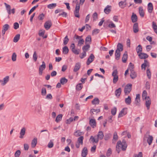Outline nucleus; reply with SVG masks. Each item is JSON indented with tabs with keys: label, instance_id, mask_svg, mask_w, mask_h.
Returning <instances> with one entry per match:
<instances>
[{
	"label": "nucleus",
	"instance_id": "22",
	"mask_svg": "<svg viewBox=\"0 0 157 157\" xmlns=\"http://www.w3.org/2000/svg\"><path fill=\"white\" fill-rule=\"evenodd\" d=\"M131 20L132 22L133 23L136 22L137 20V17L136 14L134 13H132V15L131 16Z\"/></svg>",
	"mask_w": 157,
	"mask_h": 157
},
{
	"label": "nucleus",
	"instance_id": "46",
	"mask_svg": "<svg viewBox=\"0 0 157 157\" xmlns=\"http://www.w3.org/2000/svg\"><path fill=\"white\" fill-rule=\"evenodd\" d=\"M147 93L145 90H144L142 93V97L143 99L146 100L147 99Z\"/></svg>",
	"mask_w": 157,
	"mask_h": 157
},
{
	"label": "nucleus",
	"instance_id": "48",
	"mask_svg": "<svg viewBox=\"0 0 157 157\" xmlns=\"http://www.w3.org/2000/svg\"><path fill=\"white\" fill-rule=\"evenodd\" d=\"M147 76L149 79H150L151 76V73L149 68H147L146 71Z\"/></svg>",
	"mask_w": 157,
	"mask_h": 157
},
{
	"label": "nucleus",
	"instance_id": "55",
	"mask_svg": "<svg viewBox=\"0 0 157 157\" xmlns=\"http://www.w3.org/2000/svg\"><path fill=\"white\" fill-rule=\"evenodd\" d=\"M108 26L110 28H114L116 27L115 25L112 21L110 22V23L108 25Z\"/></svg>",
	"mask_w": 157,
	"mask_h": 157
},
{
	"label": "nucleus",
	"instance_id": "10",
	"mask_svg": "<svg viewBox=\"0 0 157 157\" xmlns=\"http://www.w3.org/2000/svg\"><path fill=\"white\" fill-rule=\"evenodd\" d=\"M10 77L9 76H6L4 77L3 80H2L1 85L2 86L5 85L9 81Z\"/></svg>",
	"mask_w": 157,
	"mask_h": 157
},
{
	"label": "nucleus",
	"instance_id": "44",
	"mask_svg": "<svg viewBox=\"0 0 157 157\" xmlns=\"http://www.w3.org/2000/svg\"><path fill=\"white\" fill-rule=\"evenodd\" d=\"M53 140H50L48 143V147L49 148H52L53 147L54 143Z\"/></svg>",
	"mask_w": 157,
	"mask_h": 157
},
{
	"label": "nucleus",
	"instance_id": "14",
	"mask_svg": "<svg viewBox=\"0 0 157 157\" xmlns=\"http://www.w3.org/2000/svg\"><path fill=\"white\" fill-rule=\"evenodd\" d=\"M26 131V128L25 127L22 128L20 132V136L19 138H23L24 136L25 135Z\"/></svg>",
	"mask_w": 157,
	"mask_h": 157
},
{
	"label": "nucleus",
	"instance_id": "47",
	"mask_svg": "<svg viewBox=\"0 0 157 157\" xmlns=\"http://www.w3.org/2000/svg\"><path fill=\"white\" fill-rule=\"evenodd\" d=\"M72 52L75 54L78 55L80 52V50L79 49H76L75 48L72 50Z\"/></svg>",
	"mask_w": 157,
	"mask_h": 157
},
{
	"label": "nucleus",
	"instance_id": "40",
	"mask_svg": "<svg viewBox=\"0 0 157 157\" xmlns=\"http://www.w3.org/2000/svg\"><path fill=\"white\" fill-rule=\"evenodd\" d=\"M136 50L138 54L140 53L141 52L142 50L141 46L140 45H138L136 48Z\"/></svg>",
	"mask_w": 157,
	"mask_h": 157
},
{
	"label": "nucleus",
	"instance_id": "12",
	"mask_svg": "<svg viewBox=\"0 0 157 157\" xmlns=\"http://www.w3.org/2000/svg\"><path fill=\"white\" fill-rule=\"evenodd\" d=\"M52 25V22L51 21H46L44 24L45 29L48 30L49 29Z\"/></svg>",
	"mask_w": 157,
	"mask_h": 157
},
{
	"label": "nucleus",
	"instance_id": "24",
	"mask_svg": "<svg viewBox=\"0 0 157 157\" xmlns=\"http://www.w3.org/2000/svg\"><path fill=\"white\" fill-rule=\"evenodd\" d=\"M111 11V6L108 5L104 9V11L106 14H108Z\"/></svg>",
	"mask_w": 157,
	"mask_h": 157
},
{
	"label": "nucleus",
	"instance_id": "37",
	"mask_svg": "<svg viewBox=\"0 0 157 157\" xmlns=\"http://www.w3.org/2000/svg\"><path fill=\"white\" fill-rule=\"evenodd\" d=\"M62 117L63 115L62 114L58 115L56 118V121L57 123L59 122L61 120Z\"/></svg>",
	"mask_w": 157,
	"mask_h": 157
},
{
	"label": "nucleus",
	"instance_id": "54",
	"mask_svg": "<svg viewBox=\"0 0 157 157\" xmlns=\"http://www.w3.org/2000/svg\"><path fill=\"white\" fill-rule=\"evenodd\" d=\"M47 93L46 88H43L41 90V94L43 96H45Z\"/></svg>",
	"mask_w": 157,
	"mask_h": 157
},
{
	"label": "nucleus",
	"instance_id": "7",
	"mask_svg": "<svg viewBox=\"0 0 157 157\" xmlns=\"http://www.w3.org/2000/svg\"><path fill=\"white\" fill-rule=\"evenodd\" d=\"M95 58V57L93 54H91L89 57L87 59L86 62V64L87 65H89L94 60Z\"/></svg>",
	"mask_w": 157,
	"mask_h": 157
},
{
	"label": "nucleus",
	"instance_id": "51",
	"mask_svg": "<svg viewBox=\"0 0 157 157\" xmlns=\"http://www.w3.org/2000/svg\"><path fill=\"white\" fill-rule=\"evenodd\" d=\"M17 58V55L15 53H13L12 56V60L13 61H15L16 60Z\"/></svg>",
	"mask_w": 157,
	"mask_h": 157
},
{
	"label": "nucleus",
	"instance_id": "6",
	"mask_svg": "<svg viewBox=\"0 0 157 157\" xmlns=\"http://www.w3.org/2000/svg\"><path fill=\"white\" fill-rule=\"evenodd\" d=\"M135 103L136 105L139 107L140 105V95L139 94L136 95V97L135 99Z\"/></svg>",
	"mask_w": 157,
	"mask_h": 157
},
{
	"label": "nucleus",
	"instance_id": "50",
	"mask_svg": "<svg viewBox=\"0 0 157 157\" xmlns=\"http://www.w3.org/2000/svg\"><path fill=\"white\" fill-rule=\"evenodd\" d=\"M118 139V136L117 133L116 132H114L113 134V142L114 140L115 141L117 140Z\"/></svg>",
	"mask_w": 157,
	"mask_h": 157
},
{
	"label": "nucleus",
	"instance_id": "21",
	"mask_svg": "<svg viewBox=\"0 0 157 157\" xmlns=\"http://www.w3.org/2000/svg\"><path fill=\"white\" fill-rule=\"evenodd\" d=\"M133 31L134 33H136L139 31L138 24L137 23H135L133 26Z\"/></svg>",
	"mask_w": 157,
	"mask_h": 157
},
{
	"label": "nucleus",
	"instance_id": "9",
	"mask_svg": "<svg viewBox=\"0 0 157 157\" xmlns=\"http://www.w3.org/2000/svg\"><path fill=\"white\" fill-rule=\"evenodd\" d=\"M46 68V64L44 61L42 62V64L39 67V74L41 75L42 74L43 71Z\"/></svg>",
	"mask_w": 157,
	"mask_h": 157
},
{
	"label": "nucleus",
	"instance_id": "4",
	"mask_svg": "<svg viewBox=\"0 0 157 157\" xmlns=\"http://www.w3.org/2000/svg\"><path fill=\"white\" fill-rule=\"evenodd\" d=\"M4 4L6 6V10L9 15H10L11 13L13 14L15 13V10L14 8L11 10V6L10 5L7 4L5 2L4 3Z\"/></svg>",
	"mask_w": 157,
	"mask_h": 157
},
{
	"label": "nucleus",
	"instance_id": "36",
	"mask_svg": "<svg viewBox=\"0 0 157 157\" xmlns=\"http://www.w3.org/2000/svg\"><path fill=\"white\" fill-rule=\"evenodd\" d=\"M152 27L154 32L157 34V25L154 21L152 22Z\"/></svg>",
	"mask_w": 157,
	"mask_h": 157
},
{
	"label": "nucleus",
	"instance_id": "53",
	"mask_svg": "<svg viewBox=\"0 0 157 157\" xmlns=\"http://www.w3.org/2000/svg\"><path fill=\"white\" fill-rule=\"evenodd\" d=\"M84 42V40L83 39H81L78 41V46H81L83 44Z\"/></svg>",
	"mask_w": 157,
	"mask_h": 157
},
{
	"label": "nucleus",
	"instance_id": "11",
	"mask_svg": "<svg viewBox=\"0 0 157 157\" xmlns=\"http://www.w3.org/2000/svg\"><path fill=\"white\" fill-rule=\"evenodd\" d=\"M10 28L9 25L7 24L4 25L2 27V35L4 36L5 34V32Z\"/></svg>",
	"mask_w": 157,
	"mask_h": 157
},
{
	"label": "nucleus",
	"instance_id": "17",
	"mask_svg": "<svg viewBox=\"0 0 157 157\" xmlns=\"http://www.w3.org/2000/svg\"><path fill=\"white\" fill-rule=\"evenodd\" d=\"M87 153L88 151L87 148L84 147L82 151L81 155L82 157H86V156L87 155Z\"/></svg>",
	"mask_w": 157,
	"mask_h": 157
},
{
	"label": "nucleus",
	"instance_id": "56",
	"mask_svg": "<svg viewBox=\"0 0 157 157\" xmlns=\"http://www.w3.org/2000/svg\"><path fill=\"white\" fill-rule=\"evenodd\" d=\"M117 108L116 107H114L113 109H111V113L113 115H115L117 112Z\"/></svg>",
	"mask_w": 157,
	"mask_h": 157
},
{
	"label": "nucleus",
	"instance_id": "39",
	"mask_svg": "<svg viewBox=\"0 0 157 157\" xmlns=\"http://www.w3.org/2000/svg\"><path fill=\"white\" fill-rule=\"evenodd\" d=\"M69 49L67 46H65L63 48V52L65 54H66L68 52Z\"/></svg>",
	"mask_w": 157,
	"mask_h": 157
},
{
	"label": "nucleus",
	"instance_id": "15",
	"mask_svg": "<svg viewBox=\"0 0 157 157\" xmlns=\"http://www.w3.org/2000/svg\"><path fill=\"white\" fill-rule=\"evenodd\" d=\"M146 101L145 105L147 109H149L150 105L151 104V101L149 97H147V99H146Z\"/></svg>",
	"mask_w": 157,
	"mask_h": 157
},
{
	"label": "nucleus",
	"instance_id": "61",
	"mask_svg": "<svg viewBox=\"0 0 157 157\" xmlns=\"http://www.w3.org/2000/svg\"><path fill=\"white\" fill-rule=\"evenodd\" d=\"M44 17V15L42 13L40 14L38 17V18L40 20H43Z\"/></svg>",
	"mask_w": 157,
	"mask_h": 157
},
{
	"label": "nucleus",
	"instance_id": "64",
	"mask_svg": "<svg viewBox=\"0 0 157 157\" xmlns=\"http://www.w3.org/2000/svg\"><path fill=\"white\" fill-rule=\"evenodd\" d=\"M133 157H143V154L142 152H139L138 154H135Z\"/></svg>",
	"mask_w": 157,
	"mask_h": 157
},
{
	"label": "nucleus",
	"instance_id": "20",
	"mask_svg": "<svg viewBox=\"0 0 157 157\" xmlns=\"http://www.w3.org/2000/svg\"><path fill=\"white\" fill-rule=\"evenodd\" d=\"M81 67V64L79 63H76L74 69V71L76 72L78 71Z\"/></svg>",
	"mask_w": 157,
	"mask_h": 157
},
{
	"label": "nucleus",
	"instance_id": "8",
	"mask_svg": "<svg viewBox=\"0 0 157 157\" xmlns=\"http://www.w3.org/2000/svg\"><path fill=\"white\" fill-rule=\"evenodd\" d=\"M127 108H124L123 109L119 114L118 116V118L121 117L126 114L127 113Z\"/></svg>",
	"mask_w": 157,
	"mask_h": 157
},
{
	"label": "nucleus",
	"instance_id": "18",
	"mask_svg": "<svg viewBox=\"0 0 157 157\" xmlns=\"http://www.w3.org/2000/svg\"><path fill=\"white\" fill-rule=\"evenodd\" d=\"M147 10L148 12L151 13L153 10V6L151 2H149L147 5Z\"/></svg>",
	"mask_w": 157,
	"mask_h": 157
},
{
	"label": "nucleus",
	"instance_id": "19",
	"mask_svg": "<svg viewBox=\"0 0 157 157\" xmlns=\"http://www.w3.org/2000/svg\"><path fill=\"white\" fill-rule=\"evenodd\" d=\"M121 88H119L115 90V95L117 98H119L121 94Z\"/></svg>",
	"mask_w": 157,
	"mask_h": 157
},
{
	"label": "nucleus",
	"instance_id": "26",
	"mask_svg": "<svg viewBox=\"0 0 157 157\" xmlns=\"http://www.w3.org/2000/svg\"><path fill=\"white\" fill-rule=\"evenodd\" d=\"M131 102V98L129 96H128L127 98H126L125 99V102L127 105H130Z\"/></svg>",
	"mask_w": 157,
	"mask_h": 157
},
{
	"label": "nucleus",
	"instance_id": "3",
	"mask_svg": "<svg viewBox=\"0 0 157 157\" xmlns=\"http://www.w3.org/2000/svg\"><path fill=\"white\" fill-rule=\"evenodd\" d=\"M85 0H80V3H78L77 0H76L75 2H77L75 8V10L74 12V14L75 17L79 18L80 17L79 15V10L80 9V4L82 5L85 2Z\"/></svg>",
	"mask_w": 157,
	"mask_h": 157
},
{
	"label": "nucleus",
	"instance_id": "60",
	"mask_svg": "<svg viewBox=\"0 0 157 157\" xmlns=\"http://www.w3.org/2000/svg\"><path fill=\"white\" fill-rule=\"evenodd\" d=\"M134 65L131 63H130L129 64L128 69L129 70V71H131L133 70Z\"/></svg>",
	"mask_w": 157,
	"mask_h": 157
},
{
	"label": "nucleus",
	"instance_id": "52",
	"mask_svg": "<svg viewBox=\"0 0 157 157\" xmlns=\"http://www.w3.org/2000/svg\"><path fill=\"white\" fill-rule=\"evenodd\" d=\"M69 40V39L68 38V36H66L63 39V44L64 45H66Z\"/></svg>",
	"mask_w": 157,
	"mask_h": 157
},
{
	"label": "nucleus",
	"instance_id": "29",
	"mask_svg": "<svg viewBox=\"0 0 157 157\" xmlns=\"http://www.w3.org/2000/svg\"><path fill=\"white\" fill-rule=\"evenodd\" d=\"M123 45L121 43H118L117 45V48L116 50L121 52L123 50Z\"/></svg>",
	"mask_w": 157,
	"mask_h": 157
},
{
	"label": "nucleus",
	"instance_id": "2",
	"mask_svg": "<svg viewBox=\"0 0 157 157\" xmlns=\"http://www.w3.org/2000/svg\"><path fill=\"white\" fill-rule=\"evenodd\" d=\"M103 137V133L102 131H100L98 132L97 136H95L94 137L91 136L90 137V140L92 143H98L99 140H101Z\"/></svg>",
	"mask_w": 157,
	"mask_h": 157
},
{
	"label": "nucleus",
	"instance_id": "41",
	"mask_svg": "<svg viewBox=\"0 0 157 157\" xmlns=\"http://www.w3.org/2000/svg\"><path fill=\"white\" fill-rule=\"evenodd\" d=\"M82 83H79L76 86V89L78 91L80 90L82 88Z\"/></svg>",
	"mask_w": 157,
	"mask_h": 157
},
{
	"label": "nucleus",
	"instance_id": "58",
	"mask_svg": "<svg viewBox=\"0 0 157 157\" xmlns=\"http://www.w3.org/2000/svg\"><path fill=\"white\" fill-rule=\"evenodd\" d=\"M37 55L36 51L34 52V53L33 56V59L35 62H36L37 59Z\"/></svg>",
	"mask_w": 157,
	"mask_h": 157
},
{
	"label": "nucleus",
	"instance_id": "43",
	"mask_svg": "<svg viewBox=\"0 0 157 157\" xmlns=\"http://www.w3.org/2000/svg\"><path fill=\"white\" fill-rule=\"evenodd\" d=\"M86 45L84 46L82 48L83 52L87 51L90 48V45L88 44H86Z\"/></svg>",
	"mask_w": 157,
	"mask_h": 157
},
{
	"label": "nucleus",
	"instance_id": "57",
	"mask_svg": "<svg viewBox=\"0 0 157 157\" xmlns=\"http://www.w3.org/2000/svg\"><path fill=\"white\" fill-rule=\"evenodd\" d=\"M98 15L96 12H95L92 15L93 21H95L98 19Z\"/></svg>",
	"mask_w": 157,
	"mask_h": 157
},
{
	"label": "nucleus",
	"instance_id": "16",
	"mask_svg": "<svg viewBox=\"0 0 157 157\" xmlns=\"http://www.w3.org/2000/svg\"><path fill=\"white\" fill-rule=\"evenodd\" d=\"M126 0H124V1H121L119 2V6L122 9H124L126 5Z\"/></svg>",
	"mask_w": 157,
	"mask_h": 157
},
{
	"label": "nucleus",
	"instance_id": "63",
	"mask_svg": "<svg viewBox=\"0 0 157 157\" xmlns=\"http://www.w3.org/2000/svg\"><path fill=\"white\" fill-rule=\"evenodd\" d=\"M21 151L19 150L17 151L15 153V157H19L21 154Z\"/></svg>",
	"mask_w": 157,
	"mask_h": 157
},
{
	"label": "nucleus",
	"instance_id": "33",
	"mask_svg": "<svg viewBox=\"0 0 157 157\" xmlns=\"http://www.w3.org/2000/svg\"><path fill=\"white\" fill-rule=\"evenodd\" d=\"M139 13L140 15L142 17H143L144 16V10L142 7H140L139 8Z\"/></svg>",
	"mask_w": 157,
	"mask_h": 157
},
{
	"label": "nucleus",
	"instance_id": "59",
	"mask_svg": "<svg viewBox=\"0 0 157 157\" xmlns=\"http://www.w3.org/2000/svg\"><path fill=\"white\" fill-rule=\"evenodd\" d=\"M82 134V132L79 131H76L74 133V135L76 137L80 136Z\"/></svg>",
	"mask_w": 157,
	"mask_h": 157
},
{
	"label": "nucleus",
	"instance_id": "5",
	"mask_svg": "<svg viewBox=\"0 0 157 157\" xmlns=\"http://www.w3.org/2000/svg\"><path fill=\"white\" fill-rule=\"evenodd\" d=\"M132 85L131 84H128L125 87L124 92L125 95H128L132 90Z\"/></svg>",
	"mask_w": 157,
	"mask_h": 157
},
{
	"label": "nucleus",
	"instance_id": "49",
	"mask_svg": "<svg viewBox=\"0 0 157 157\" xmlns=\"http://www.w3.org/2000/svg\"><path fill=\"white\" fill-rule=\"evenodd\" d=\"M36 110L38 113H40L42 111L41 105H38L36 108Z\"/></svg>",
	"mask_w": 157,
	"mask_h": 157
},
{
	"label": "nucleus",
	"instance_id": "35",
	"mask_svg": "<svg viewBox=\"0 0 157 157\" xmlns=\"http://www.w3.org/2000/svg\"><path fill=\"white\" fill-rule=\"evenodd\" d=\"M99 101H100L98 98H95L92 101V103L93 105H95L98 104L99 103Z\"/></svg>",
	"mask_w": 157,
	"mask_h": 157
},
{
	"label": "nucleus",
	"instance_id": "27",
	"mask_svg": "<svg viewBox=\"0 0 157 157\" xmlns=\"http://www.w3.org/2000/svg\"><path fill=\"white\" fill-rule=\"evenodd\" d=\"M91 36L90 35H89L86 38V44H91Z\"/></svg>",
	"mask_w": 157,
	"mask_h": 157
},
{
	"label": "nucleus",
	"instance_id": "13",
	"mask_svg": "<svg viewBox=\"0 0 157 157\" xmlns=\"http://www.w3.org/2000/svg\"><path fill=\"white\" fill-rule=\"evenodd\" d=\"M139 58L141 59H146L147 58L148 56L146 53L140 52L138 54Z\"/></svg>",
	"mask_w": 157,
	"mask_h": 157
},
{
	"label": "nucleus",
	"instance_id": "42",
	"mask_svg": "<svg viewBox=\"0 0 157 157\" xmlns=\"http://www.w3.org/2000/svg\"><path fill=\"white\" fill-rule=\"evenodd\" d=\"M20 35L19 34L16 35L14 37L13 40V41L16 43L20 39Z\"/></svg>",
	"mask_w": 157,
	"mask_h": 157
},
{
	"label": "nucleus",
	"instance_id": "1",
	"mask_svg": "<svg viewBox=\"0 0 157 157\" xmlns=\"http://www.w3.org/2000/svg\"><path fill=\"white\" fill-rule=\"evenodd\" d=\"M127 144L124 140H123L121 142V141H118L116 146V151L119 153L121 149L123 151H125L127 148Z\"/></svg>",
	"mask_w": 157,
	"mask_h": 157
},
{
	"label": "nucleus",
	"instance_id": "30",
	"mask_svg": "<svg viewBox=\"0 0 157 157\" xmlns=\"http://www.w3.org/2000/svg\"><path fill=\"white\" fill-rule=\"evenodd\" d=\"M120 51H118V50L116 51L115 53V59L117 60L119 59L120 57Z\"/></svg>",
	"mask_w": 157,
	"mask_h": 157
},
{
	"label": "nucleus",
	"instance_id": "34",
	"mask_svg": "<svg viewBox=\"0 0 157 157\" xmlns=\"http://www.w3.org/2000/svg\"><path fill=\"white\" fill-rule=\"evenodd\" d=\"M67 79L65 77H63L61 78L60 82L61 84L64 85L67 82Z\"/></svg>",
	"mask_w": 157,
	"mask_h": 157
},
{
	"label": "nucleus",
	"instance_id": "28",
	"mask_svg": "<svg viewBox=\"0 0 157 157\" xmlns=\"http://www.w3.org/2000/svg\"><path fill=\"white\" fill-rule=\"evenodd\" d=\"M90 124L93 128L96 126L95 120L94 119H91L90 121Z\"/></svg>",
	"mask_w": 157,
	"mask_h": 157
},
{
	"label": "nucleus",
	"instance_id": "31",
	"mask_svg": "<svg viewBox=\"0 0 157 157\" xmlns=\"http://www.w3.org/2000/svg\"><path fill=\"white\" fill-rule=\"evenodd\" d=\"M147 139V142L148 143L149 145H150L153 140V137L152 136L149 135Z\"/></svg>",
	"mask_w": 157,
	"mask_h": 157
},
{
	"label": "nucleus",
	"instance_id": "62",
	"mask_svg": "<svg viewBox=\"0 0 157 157\" xmlns=\"http://www.w3.org/2000/svg\"><path fill=\"white\" fill-rule=\"evenodd\" d=\"M112 153V150L110 148H109L106 153V156L107 157H109Z\"/></svg>",
	"mask_w": 157,
	"mask_h": 157
},
{
	"label": "nucleus",
	"instance_id": "23",
	"mask_svg": "<svg viewBox=\"0 0 157 157\" xmlns=\"http://www.w3.org/2000/svg\"><path fill=\"white\" fill-rule=\"evenodd\" d=\"M130 76L131 78L132 79H134L136 77L137 74L133 70L130 71Z\"/></svg>",
	"mask_w": 157,
	"mask_h": 157
},
{
	"label": "nucleus",
	"instance_id": "32",
	"mask_svg": "<svg viewBox=\"0 0 157 157\" xmlns=\"http://www.w3.org/2000/svg\"><path fill=\"white\" fill-rule=\"evenodd\" d=\"M144 61V63L142 64L141 67L142 69L144 68L145 70L146 67L149 64V63L147 60L145 59Z\"/></svg>",
	"mask_w": 157,
	"mask_h": 157
},
{
	"label": "nucleus",
	"instance_id": "38",
	"mask_svg": "<svg viewBox=\"0 0 157 157\" xmlns=\"http://www.w3.org/2000/svg\"><path fill=\"white\" fill-rule=\"evenodd\" d=\"M128 58V55L127 54L124 53L122 58V61L124 63H125L126 62Z\"/></svg>",
	"mask_w": 157,
	"mask_h": 157
},
{
	"label": "nucleus",
	"instance_id": "25",
	"mask_svg": "<svg viewBox=\"0 0 157 157\" xmlns=\"http://www.w3.org/2000/svg\"><path fill=\"white\" fill-rule=\"evenodd\" d=\"M37 143V139L36 138H34L32 140L31 145L32 147L34 148L36 145Z\"/></svg>",
	"mask_w": 157,
	"mask_h": 157
},
{
	"label": "nucleus",
	"instance_id": "45",
	"mask_svg": "<svg viewBox=\"0 0 157 157\" xmlns=\"http://www.w3.org/2000/svg\"><path fill=\"white\" fill-rule=\"evenodd\" d=\"M56 3H52L49 4L47 6V7L49 9H52L56 7Z\"/></svg>",
	"mask_w": 157,
	"mask_h": 157
}]
</instances>
